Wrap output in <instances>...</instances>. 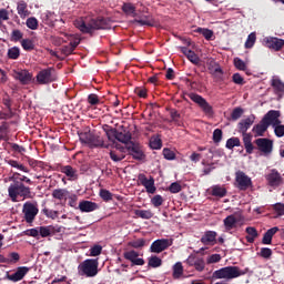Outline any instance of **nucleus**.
<instances>
[{
  "label": "nucleus",
  "mask_w": 284,
  "mask_h": 284,
  "mask_svg": "<svg viewBox=\"0 0 284 284\" xmlns=\"http://www.w3.org/2000/svg\"><path fill=\"white\" fill-rule=\"evenodd\" d=\"M17 176H19V173H14L11 178H9V181H12V183L8 187V193L13 203H17V199H19V196L30 199L31 194L30 187L23 185V182H19Z\"/></svg>",
  "instance_id": "nucleus-1"
},
{
  "label": "nucleus",
  "mask_w": 284,
  "mask_h": 284,
  "mask_svg": "<svg viewBox=\"0 0 284 284\" xmlns=\"http://www.w3.org/2000/svg\"><path fill=\"white\" fill-rule=\"evenodd\" d=\"M74 26L80 32L88 34L92 32V30H108V28H110V21L105 18H98L95 20L92 19L88 24L85 21L80 19L74 21Z\"/></svg>",
  "instance_id": "nucleus-2"
},
{
  "label": "nucleus",
  "mask_w": 284,
  "mask_h": 284,
  "mask_svg": "<svg viewBox=\"0 0 284 284\" xmlns=\"http://www.w3.org/2000/svg\"><path fill=\"white\" fill-rule=\"evenodd\" d=\"M78 274L80 276H87V278H94L99 274V260L88 258L84 260L78 266Z\"/></svg>",
  "instance_id": "nucleus-3"
},
{
  "label": "nucleus",
  "mask_w": 284,
  "mask_h": 284,
  "mask_svg": "<svg viewBox=\"0 0 284 284\" xmlns=\"http://www.w3.org/2000/svg\"><path fill=\"white\" fill-rule=\"evenodd\" d=\"M241 271L236 266L222 267L213 273V278L232 281V278H239Z\"/></svg>",
  "instance_id": "nucleus-4"
},
{
  "label": "nucleus",
  "mask_w": 284,
  "mask_h": 284,
  "mask_svg": "<svg viewBox=\"0 0 284 284\" xmlns=\"http://www.w3.org/2000/svg\"><path fill=\"white\" fill-rule=\"evenodd\" d=\"M80 141L82 143H85L87 145H89V148H108V145H105L103 138L99 136V135H94L92 133H83L80 135Z\"/></svg>",
  "instance_id": "nucleus-5"
},
{
  "label": "nucleus",
  "mask_w": 284,
  "mask_h": 284,
  "mask_svg": "<svg viewBox=\"0 0 284 284\" xmlns=\"http://www.w3.org/2000/svg\"><path fill=\"white\" fill-rule=\"evenodd\" d=\"M108 139L109 141H112V136H114V139H116V141H119L120 143H124V144H129L132 140V134L130 133V131H116V130H110L106 132Z\"/></svg>",
  "instance_id": "nucleus-6"
},
{
  "label": "nucleus",
  "mask_w": 284,
  "mask_h": 284,
  "mask_svg": "<svg viewBox=\"0 0 284 284\" xmlns=\"http://www.w3.org/2000/svg\"><path fill=\"white\" fill-rule=\"evenodd\" d=\"M125 148L135 161H143V159H145V153L143 152L141 144L131 141Z\"/></svg>",
  "instance_id": "nucleus-7"
},
{
  "label": "nucleus",
  "mask_w": 284,
  "mask_h": 284,
  "mask_svg": "<svg viewBox=\"0 0 284 284\" xmlns=\"http://www.w3.org/2000/svg\"><path fill=\"white\" fill-rule=\"evenodd\" d=\"M22 212L24 214V220L27 221V223H32L39 214V209L37 207V204H32V202H27L23 204Z\"/></svg>",
  "instance_id": "nucleus-8"
},
{
  "label": "nucleus",
  "mask_w": 284,
  "mask_h": 284,
  "mask_svg": "<svg viewBox=\"0 0 284 284\" xmlns=\"http://www.w3.org/2000/svg\"><path fill=\"white\" fill-rule=\"evenodd\" d=\"M54 70L52 68L43 69L37 74V81L40 85H47L48 83H52V81L57 80L54 77Z\"/></svg>",
  "instance_id": "nucleus-9"
},
{
  "label": "nucleus",
  "mask_w": 284,
  "mask_h": 284,
  "mask_svg": "<svg viewBox=\"0 0 284 284\" xmlns=\"http://www.w3.org/2000/svg\"><path fill=\"white\" fill-rule=\"evenodd\" d=\"M264 48H268L270 50H274L275 52H278L283 49L284 40L276 37H266L262 41Z\"/></svg>",
  "instance_id": "nucleus-10"
},
{
  "label": "nucleus",
  "mask_w": 284,
  "mask_h": 284,
  "mask_svg": "<svg viewBox=\"0 0 284 284\" xmlns=\"http://www.w3.org/2000/svg\"><path fill=\"white\" fill-rule=\"evenodd\" d=\"M187 97L193 101V103L200 105L201 110H203L205 114H212V105H210L203 97L196 93H189Z\"/></svg>",
  "instance_id": "nucleus-11"
},
{
  "label": "nucleus",
  "mask_w": 284,
  "mask_h": 284,
  "mask_svg": "<svg viewBox=\"0 0 284 284\" xmlns=\"http://www.w3.org/2000/svg\"><path fill=\"white\" fill-rule=\"evenodd\" d=\"M262 120L268 128L270 125H272V128L281 125V111L271 110L263 116Z\"/></svg>",
  "instance_id": "nucleus-12"
},
{
  "label": "nucleus",
  "mask_w": 284,
  "mask_h": 284,
  "mask_svg": "<svg viewBox=\"0 0 284 284\" xmlns=\"http://www.w3.org/2000/svg\"><path fill=\"white\" fill-rule=\"evenodd\" d=\"M170 246H172V240L161 239L151 244L150 251L154 254H161V252H164Z\"/></svg>",
  "instance_id": "nucleus-13"
},
{
  "label": "nucleus",
  "mask_w": 284,
  "mask_h": 284,
  "mask_svg": "<svg viewBox=\"0 0 284 284\" xmlns=\"http://www.w3.org/2000/svg\"><path fill=\"white\" fill-rule=\"evenodd\" d=\"M255 144L257 145V150L263 152V154H272L274 143L270 139L260 138L255 140Z\"/></svg>",
  "instance_id": "nucleus-14"
},
{
  "label": "nucleus",
  "mask_w": 284,
  "mask_h": 284,
  "mask_svg": "<svg viewBox=\"0 0 284 284\" xmlns=\"http://www.w3.org/2000/svg\"><path fill=\"white\" fill-rule=\"evenodd\" d=\"M271 87L273 88L274 94H276L280 99L284 97V82L281 80V77L273 75L271 79Z\"/></svg>",
  "instance_id": "nucleus-15"
},
{
  "label": "nucleus",
  "mask_w": 284,
  "mask_h": 284,
  "mask_svg": "<svg viewBox=\"0 0 284 284\" xmlns=\"http://www.w3.org/2000/svg\"><path fill=\"white\" fill-rule=\"evenodd\" d=\"M239 190H247L252 186V179L247 176L243 171H239L235 176Z\"/></svg>",
  "instance_id": "nucleus-16"
},
{
  "label": "nucleus",
  "mask_w": 284,
  "mask_h": 284,
  "mask_svg": "<svg viewBox=\"0 0 284 284\" xmlns=\"http://www.w3.org/2000/svg\"><path fill=\"white\" fill-rule=\"evenodd\" d=\"M138 181L141 183V185H143V187H145L148 194H154V192H156V186H154V178L151 176L148 179L145 174H140L138 176Z\"/></svg>",
  "instance_id": "nucleus-17"
},
{
  "label": "nucleus",
  "mask_w": 284,
  "mask_h": 284,
  "mask_svg": "<svg viewBox=\"0 0 284 284\" xmlns=\"http://www.w3.org/2000/svg\"><path fill=\"white\" fill-rule=\"evenodd\" d=\"M12 77L17 81H20L22 85H28L32 81V74L28 70L13 71Z\"/></svg>",
  "instance_id": "nucleus-18"
},
{
  "label": "nucleus",
  "mask_w": 284,
  "mask_h": 284,
  "mask_svg": "<svg viewBox=\"0 0 284 284\" xmlns=\"http://www.w3.org/2000/svg\"><path fill=\"white\" fill-rule=\"evenodd\" d=\"M266 180L271 187H278L283 183V179L281 178V173L276 170H271V172L266 175Z\"/></svg>",
  "instance_id": "nucleus-19"
},
{
  "label": "nucleus",
  "mask_w": 284,
  "mask_h": 284,
  "mask_svg": "<svg viewBox=\"0 0 284 284\" xmlns=\"http://www.w3.org/2000/svg\"><path fill=\"white\" fill-rule=\"evenodd\" d=\"M125 150L126 148L115 145V149L110 151V159L113 160L114 163H119L125 159Z\"/></svg>",
  "instance_id": "nucleus-20"
},
{
  "label": "nucleus",
  "mask_w": 284,
  "mask_h": 284,
  "mask_svg": "<svg viewBox=\"0 0 284 284\" xmlns=\"http://www.w3.org/2000/svg\"><path fill=\"white\" fill-rule=\"evenodd\" d=\"M241 221V217L236 214H231L223 220L225 232H231V230H236V225Z\"/></svg>",
  "instance_id": "nucleus-21"
},
{
  "label": "nucleus",
  "mask_w": 284,
  "mask_h": 284,
  "mask_svg": "<svg viewBox=\"0 0 284 284\" xmlns=\"http://www.w3.org/2000/svg\"><path fill=\"white\" fill-rule=\"evenodd\" d=\"M28 272H30V268L28 266H20L18 267L17 272L9 275L8 278L13 283H18V281H23V277L26 276V274H28Z\"/></svg>",
  "instance_id": "nucleus-22"
},
{
  "label": "nucleus",
  "mask_w": 284,
  "mask_h": 284,
  "mask_svg": "<svg viewBox=\"0 0 284 284\" xmlns=\"http://www.w3.org/2000/svg\"><path fill=\"white\" fill-rule=\"evenodd\" d=\"M255 116L254 115H250L248 118L241 120V122H239L237 128L240 130V132L242 134H246L247 133V129L252 128V125H254V121H255Z\"/></svg>",
  "instance_id": "nucleus-23"
},
{
  "label": "nucleus",
  "mask_w": 284,
  "mask_h": 284,
  "mask_svg": "<svg viewBox=\"0 0 284 284\" xmlns=\"http://www.w3.org/2000/svg\"><path fill=\"white\" fill-rule=\"evenodd\" d=\"M216 236L215 231H206L201 237V243H203V245H216Z\"/></svg>",
  "instance_id": "nucleus-24"
},
{
  "label": "nucleus",
  "mask_w": 284,
  "mask_h": 284,
  "mask_svg": "<svg viewBox=\"0 0 284 284\" xmlns=\"http://www.w3.org/2000/svg\"><path fill=\"white\" fill-rule=\"evenodd\" d=\"M79 210L80 212H94L95 210H99V204L92 202V201H81L79 203Z\"/></svg>",
  "instance_id": "nucleus-25"
},
{
  "label": "nucleus",
  "mask_w": 284,
  "mask_h": 284,
  "mask_svg": "<svg viewBox=\"0 0 284 284\" xmlns=\"http://www.w3.org/2000/svg\"><path fill=\"white\" fill-rule=\"evenodd\" d=\"M180 50L186 55L191 63H194V65H199V63H201V59L195 54L194 51L187 49L186 47H181Z\"/></svg>",
  "instance_id": "nucleus-26"
},
{
  "label": "nucleus",
  "mask_w": 284,
  "mask_h": 284,
  "mask_svg": "<svg viewBox=\"0 0 284 284\" xmlns=\"http://www.w3.org/2000/svg\"><path fill=\"white\" fill-rule=\"evenodd\" d=\"M61 172L68 176L69 181H77L79 179V171L70 165L63 166Z\"/></svg>",
  "instance_id": "nucleus-27"
},
{
  "label": "nucleus",
  "mask_w": 284,
  "mask_h": 284,
  "mask_svg": "<svg viewBox=\"0 0 284 284\" xmlns=\"http://www.w3.org/2000/svg\"><path fill=\"white\" fill-rule=\"evenodd\" d=\"M209 71L211 74H213V77H216L217 79L223 77V69H221V65L214 60L209 62Z\"/></svg>",
  "instance_id": "nucleus-28"
},
{
  "label": "nucleus",
  "mask_w": 284,
  "mask_h": 284,
  "mask_svg": "<svg viewBox=\"0 0 284 284\" xmlns=\"http://www.w3.org/2000/svg\"><path fill=\"white\" fill-rule=\"evenodd\" d=\"M267 128H270L263 120L260 121L258 124H255L252 129L254 136H263L265 132H267Z\"/></svg>",
  "instance_id": "nucleus-29"
},
{
  "label": "nucleus",
  "mask_w": 284,
  "mask_h": 284,
  "mask_svg": "<svg viewBox=\"0 0 284 284\" xmlns=\"http://www.w3.org/2000/svg\"><path fill=\"white\" fill-rule=\"evenodd\" d=\"M276 232H278V226H274V227L267 230V232L264 234V236L262 239L263 245H272V239H273L274 234H276Z\"/></svg>",
  "instance_id": "nucleus-30"
},
{
  "label": "nucleus",
  "mask_w": 284,
  "mask_h": 284,
  "mask_svg": "<svg viewBox=\"0 0 284 284\" xmlns=\"http://www.w3.org/2000/svg\"><path fill=\"white\" fill-rule=\"evenodd\" d=\"M243 134V143L247 154H252L254 152V144H252V135L250 133Z\"/></svg>",
  "instance_id": "nucleus-31"
},
{
  "label": "nucleus",
  "mask_w": 284,
  "mask_h": 284,
  "mask_svg": "<svg viewBox=\"0 0 284 284\" xmlns=\"http://www.w3.org/2000/svg\"><path fill=\"white\" fill-rule=\"evenodd\" d=\"M18 14L21 19H26L30 12H28V3L26 1H19L17 6Z\"/></svg>",
  "instance_id": "nucleus-32"
},
{
  "label": "nucleus",
  "mask_w": 284,
  "mask_h": 284,
  "mask_svg": "<svg viewBox=\"0 0 284 284\" xmlns=\"http://www.w3.org/2000/svg\"><path fill=\"white\" fill-rule=\"evenodd\" d=\"M53 199H58V201H63V199H68L70 196V192L65 189H55L52 192Z\"/></svg>",
  "instance_id": "nucleus-33"
},
{
  "label": "nucleus",
  "mask_w": 284,
  "mask_h": 284,
  "mask_svg": "<svg viewBox=\"0 0 284 284\" xmlns=\"http://www.w3.org/2000/svg\"><path fill=\"white\" fill-rule=\"evenodd\" d=\"M227 194V190L221 185H214L212 186V195L213 196H219L220 199H223Z\"/></svg>",
  "instance_id": "nucleus-34"
},
{
  "label": "nucleus",
  "mask_w": 284,
  "mask_h": 284,
  "mask_svg": "<svg viewBox=\"0 0 284 284\" xmlns=\"http://www.w3.org/2000/svg\"><path fill=\"white\" fill-rule=\"evenodd\" d=\"M183 276V264L181 262H176L173 265V278H181Z\"/></svg>",
  "instance_id": "nucleus-35"
},
{
  "label": "nucleus",
  "mask_w": 284,
  "mask_h": 284,
  "mask_svg": "<svg viewBox=\"0 0 284 284\" xmlns=\"http://www.w3.org/2000/svg\"><path fill=\"white\" fill-rule=\"evenodd\" d=\"M241 146V140L239 138H230L226 141V148L227 150H234V148Z\"/></svg>",
  "instance_id": "nucleus-36"
},
{
  "label": "nucleus",
  "mask_w": 284,
  "mask_h": 284,
  "mask_svg": "<svg viewBox=\"0 0 284 284\" xmlns=\"http://www.w3.org/2000/svg\"><path fill=\"white\" fill-rule=\"evenodd\" d=\"M135 23H139L140 26H154V20L150 16H144L140 19H136Z\"/></svg>",
  "instance_id": "nucleus-37"
},
{
  "label": "nucleus",
  "mask_w": 284,
  "mask_h": 284,
  "mask_svg": "<svg viewBox=\"0 0 284 284\" xmlns=\"http://www.w3.org/2000/svg\"><path fill=\"white\" fill-rule=\"evenodd\" d=\"M122 10L123 12H125V14H129L130 17L136 16V8H134L132 3H124Z\"/></svg>",
  "instance_id": "nucleus-38"
},
{
  "label": "nucleus",
  "mask_w": 284,
  "mask_h": 284,
  "mask_svg": "<svg viewBox=\"0 0 284 284\" xmlns=\"http://www.w3.org/2000/svg\"><path fill=\"white\" fill-rule=\"evenodd\" d=\"M196 32L202 34L206 41H210L214 37V31L210 29L197 28Z\"/></svg>",
  "instance_id": "nucleus-39"
},
{
  "label": "nucleus",
  "mask_w": 284,
  "mask_h": 284,
  "mask_svg": "<svg viewBox=\"0 0 284 284\" xmlns=\"http://www.w3.org/2000/svg\"><path fill=\"white\" fill-rule=\"evenodd\" d=\"M233 63H234L236 70H242L243 72H245V70H247V63H245V61H243L241 58H235L233 60Z\"/></svg>",
  "instance_id": "nucleus-40"
},
{
  "label": "nucleus",
  "mask_w": 284,
  "mask_h": 284,
  "mask_svg": "<svg viewBox=\"0 0 284 284\" xmlns=\"http://www.w3.org/2000/svg\"><path fill=\"white\" fill-rule=\"evenodd\" d=\"M163 261H161V257L154 255L149 258V267H161Z\"/></svg>",
  "instance_id": "nucleus-41"
},
{
  "label": "nucleus",
  "mask_w": 284,
  "mask_h": 284,
  "mask_svg": "<svg viewBox=\"0 0 284 284\" xmlns=\"http://www.w3.org/2000/svg\"><path fill=\"white\" fill-rule=\"evenodd\" d=\"M254 43H256V32H252L248 34L246 42H245V48H254Z\"/></svg>",
  "instance_id": "nucleus-42"
},
{
  "label": "nucleus",
  "mask_w": 284,
  "mask_h": 284,
  "mask_svg": "<svg viewBox=\"0 0 284 284\" xmlns=\"http://www.w3.org/2000/svg\"><path fill=\"white\" fill-rule=\"evenodd\" d=\"M150 148L152 150H161V148H162L161 139L158 138V136L151 138V140H150Z\"/></svg>",
  "instance_id": "nucleus-43"
},
{
  "label": "nucleus",
  "mask_w": 284,
  "mask_h": 284,
  "mask_svg": "<svg viewBox=\"0 0 284 284\" xmlns=\"http://www.w3.org/2000/svg\"><path fill=\"white\" fill-rule=\"evenodd\" d=\"M27 28H29V30H37V28H39V20H37V18L31 17L29 19H27Z\"/></svg>",
  "instance_id": "nucleus-44"
},
{
  "label": "nucleus",
  "mask_w": 284,
  "mask_h": 284,
  "mask_svg": "<svg viewBox=\"0 0 284 284\" xmlns=\"http://www.w3.org/2000/svg\"><path fill=\"white\" fill-rule=\"evenodd\" d=\"M135 216H139L140 219H152L153 214L151 211L148 210H135Z\"/></svg>",
  "instance_id": "nucleus-45"
},
{
  "label": "nucleus",
  "mask_w": 284,
  "mask_h": 284,
  "mask_svg": "<svg viewBox=\"0 0 284 284\" xmlns=\"http://www.w3.org/2000/svg\"><path fill=\"white\" fill-rule=\"evenodd\" d=\"M39 234L42 239L50 236V234H52V226H40Z\"/></svg>",
  "instance_id": "nucleus-46"
},
{
  "label": "nucleus",
  "mask_w": 284,
  "mask_h": 284,
  "mask_svg": "<svg viewBox=\"0 0 284 284\" xmlns=\"http://www.w3.org/2000/svg\"><path fill=\"white\" fill-rule=\"evenodd\" d=\"M21 45L23 50H34V42H32L30 39H23L21 41Z\"/></svg>",
  "instance_id": "nucleus-47"
},
{
  "label": "nucleus",
  "mask_w": 284,
  "mask_h": 284,
  "mask_svg": "<svg viewBox=\"0 0 284 284\" xmlns=\"http://www.w3.org/2000/svg\"><path fill=\"white\" fill-rule=\"evenodd\" d=\"M258 256H262V258H271L272 257V248L270 247H262Z\"/></svg>",
  "instance_id": "nucleus-48"
},
{
  "label": "nucleus",
  "mask_w": 284,
  "mask_h": 284,
  "mask_svg": "<svg viewBox=\"0 0 284 284\" xmlns=\"http://www.w3.org/2000/svg\"><path fill=\"white\" fill-rule=\"evenodd\" d=\"M151 203L154 207H161L163 205V196L155 195L151 199Z\"/></svg>",
  "instance_id": "nucleus-49"
},
{
  "label": "nucleus",
  "mask_w": 284,
  "mask_h": 284,
  "mask_svg": "<svg viewBox=\"0 0 284 284\" xmlns=\"http://www.w3.org/2000/svg\"><path fill=\"white\" fill-rule=\"evenodd\" d=\"M138 256L139 253L136 251H129L124 253V258H126V261H131V263H133Z\"/></svg>",
  "instance_id": "nucleus-50"
},
{
  "label": "nucleus",
  "mask_w": 284,
  "mask_h": 284,
  "mask_svg": "<svg viewBox=\"0 0 284 284\" xmlns=\"http://www.w3.org/2000/svg\"><path fill=\"white\" fill-rule=\"evenodd\" d=\"M243 116V109L241 108H235L231 114V118L233 121H239Z\"/></svg>",
  "instance_id": "nucleus-51"
},
{
  "label": "nucleus",
  "mask_w": 284,
  "mask_h": 284,
  "mask_svg": "<svg viewBox=\"0 0 284 284\" xmlns=\"http://www.w3.org/2000/svg\"><path fill=\"white\" fill-rule=\"evenodd\" d=\"M163 156L166 161H174L176 159V155L170 149H163Z\"/></svg>",
  "instance_id": "nucleus-52"
},
{
  "label": "nucleus",
  "mask_w": 284,
  "mask_h": 284,
  "mask_svg": "<svg viewBox=\"0 0 284 284\" xmlns=\"http://www.w3.org/2000/svg\"><path fill=\"white\" fill-rule=\"evenodd\" d=\"M222 139H223V131L221 129H215L213 132L214 143H221Z\"/></svg>",
  "instance_id": "nucleus-53"
},
{
  "label": "nucleus",
  "mask_w": 284,
  "mask_h": 284,
  "mask_svg": "<svg viewBox=\"0 0 284 284\" xmlns=\"http://www.w3.org/2000/svg\"><path fill=\"white\" fill-rule=\"evenodd\" d=\"M19 54H20V51H19V48L17 47H13L8 51L9 59H19Z\"/></svg>",
  "instance_id": "nucleus-54"
},
{
  "label": "nucleus",
  "mask_w": 284,
  "mask_h": 284,
  "mask_svg": "<svg viewBox=\"0 0 284 284\" xmlns=\"http://www.w3.org/2000/svg\"><path fill=\"white\" fill-rule=\"evenodd\" d=\"M197 272L205 270V261L203 258H196L194 266Z\"/></svg>",
  "instance_id": "nucleus-55"
},
{
  "label": "nucleus",
  "mask_w": 284,
  "mask_h": 284,
  "mask_svg": "<svg viewBox=\"0 0 284 284\" xmlns=\"http://www.w3.org/2000/svg\"><path fill=\"white\" fill-rule=\"evenodd\" d=\"M274 128L275 135L278 136V139L283 138L284 135V125L283 124H276Z\"/></svg>",
  "instance_id": "nucleus-56"
},
{
  "label": "nucleus",
  "mask_w": 284,
  "mask_h": 284,
  "mask_svg": "<svg viewBox=\"0 0 284 284\" xmlns=\"http://www.w3.org/2000/svg\"><path fill=\"white\" fill-rule=\"evenodd\" d=\"M144 245H145V240L143 239L131 241V247H134L135 250H139V247H143Z\"/></svg>",
  "instance_id": "nucleus-57"
},
{
  "label": "nucleus",
  "mask_w": 284,
  "mask_h": 284,
  "mask_svg": "<svg viewBox=\"0 0 284 284\" xmlns=\"http://www.w3.org/2000/svg\"><path fill=\"white\" fill-rule=\"evenodd\" d=\"M169 191L171 194H179V192H181V184H179V182H173L170 185Z\"/></svg>",
  "instance_id": "nucleus-58"
},
{
  "label": "nucleus",
  "mask_w": 284,
  "mask_h": 284,
  "mask_svg": "<svg viewBox=\"0 0 284 284\" xmlns=\"http://www.w3.org/2000/svg\"><path fill=\"white\" fill-rule=\"evenodd\" d=\"M43 214H45V216H48V219H58L59 216V211H53V210H48V209H44L43 210Z\"/></svg>",
  "instance_id": "nucleus-59"
},
{
  "label": "nucleus",
  "mask_w": 284,
  "mask_h": 284,
  "mask_svg": "<svg viewBox=\"0 0 284 284\" xmlns=\"http://www.w3.org/2000/svg\"><path fill=\"white\" fill-rule=\"evenodd\" d=\"M103 247L101 245H94L90 248V256H99L102 252Z\"/></svg>",
  "instance_id": "nucleus-60"
},
{
  "label": "nucleus",
  "mask_w": 284,
  "mask_h": 284,
  "mask_svg": "<svg viewBox=\"0 0 284 284\" xmlns=\"http://www.w3.org/2000/svg\"><path fill=\"white\" fill-rule=\"evenodd\" d=\"M100 196L103 201H112V193L108 190H100Z\"/></svg>",
  "instance_id": "nucleus-61"
},
{
  "label": "nucleus",
  "mask_w": 284,
  "mask_h": 284,
  "mask_svg": "<svg viewBox=\"0 0 284 284\" xmlns=\"http://www.w3.org/2000/svg\"><path fill=\"white\" fill-rule=\"evenodd\" d=\"M273 209L275 210L277 216H284V204L276 203L274 204Z\"/></svg>",
  "instance_id": "nucleus-62"
},
{
  "label": "nucleus",
  "mask_w": 284,
  "mask_h": 284,
  "mask_svg": "<svg viewBox=\"0 0 284 284\" xmlns=\"http://www.w3.org/2000/svg\"><path fill=\"white\" fill-rule=\"evenodd\" d=\"M12 41H21L23 39V33L20 30H13L11 33Z\"/></svg>",
  "instance_id": "nucleus-63"
},
{
  "label": "nucleus",
  "mask_w": 284,
  "mask_h": 284,
  "mask_svg": "<svg viewBox=\"0 0 284 284\" xmlns=\"http://www.w3.org/2000/svg\"><path fill=\"white\" fill-rule=\"evenodd\" d=\"M221 261V254H213L207 257L206 263L212 264V263H219Z\"/></svg>",
  "instance_id": "nucleus-64"
}]
</instances>
